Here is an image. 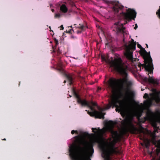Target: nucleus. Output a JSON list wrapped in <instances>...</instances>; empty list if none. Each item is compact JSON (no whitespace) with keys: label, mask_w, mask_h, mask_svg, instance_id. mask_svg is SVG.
<instances>
[{"label":"nucleus","mask_w":160,"mask_h":160,"mask_svg":"<svg viewBox=\"0 0 160 160\" xmlns=\"http://www.w3.org/2000/svg\"><path fill=\"white\" fill-rule=\"evenodd\" d=\"M110 67L122 76L124 77L123 79H117L115 78H111L106 82L108 87L115 92L117 88L118 82L121 83V88L122 90H125L126 92L125 94L122 91L120 92V96L123 97L125 101H131L133 100L135 96V93L133 91L129 90L127 88H125L124 83L127 82L128 78V72L129 69L128 67L124 63L121 58H115L114 60L109 61Z\"/></svg>","instance_id":"nucleus-1"},{"label":"nucleus","mask_w":160,"mask_h":160,"mask_svg":"<svg viewBox=\"0 0 160 160\" xmlns=\"http://www.w3.org/2000/svg\"><path fill=\"white\" fill-rule=\"evenodd\" d=\"M77 142L80 144L73 143L69 147V155L72 160H86L87 158L91 157L94 152L92 142L81 140V136L78 135L74 137Z\"/></svg>","instance_id":"nucleus-2"},{"label":"nucleus","mask_w":160,"mask_h":160,"mask_svg":"<svg viewBox=\"0 0 160 160\" xmlns=\"http://www.w3.org/2000/svg\"><path fill=\"white\" fill-rule=\"evenodd\" d=\"M113 127H106L105 130L101 129L98 128H92V132L97 134H101L106 131L110 132L113 140L109 144V148L103 150L102 153V157L104 160H111V156L113 154H120L121 152L115 146L117 142L120 140L121 136L117 131H114L113 129Z\"/></svg>","instance_id":"nucleus-3"},{"label":"nucleus","mask_w":160,"mask_h":160,"mask_svg":"<svg viewBox=\"0 0 160 160\" xmlns=\"http://www.w3.org/2000/svg\"><path fill=\"white\" fill-rule=\"evenodd\" d=\"M155 116V113L150 110H148L146 113V116L144 118V119L145 121H148L151 122L154 129V131L152 132L150 131H148V134L152 138L153 144L157 148L155 150L156 156L153 157L152 159L153 160H160V156L159 158L157 157L160 153V140L156 141L155 139L156 133L160 131V128L157 126L156 121L154 120Z\"/></svg>","instance_id":"nucleus-4"},{"label":"nucleus","mask_w":160,"mask_h":160,"mask_svg":"<svg viewBox=\"0 0 160 160\" xmlns=\"http://www.w3.org/2000/svg\"><path fill=\"white\" fill-rule=\"evenodd\" d=\"M137 46L140 49V53L142 57L144 62V64H142L141 63H139L138 65V67L140 68V70H141V67H142V68H144L146 71L151 74L153 73L154 68L152 60L150 56V52H148L145 49L138 43L137 44Z\"/></svg>","instance_id":"nucleus-5"},{"label":"nucleus","mask_w":160,"mask_h":160,"mask_svg":"<svg viewBox=\"0 0 160 160\" xmlns=\"http://www.w3.org/2000/svg\"><path fill=\"white\" fill-rule=\"evenodd\" d=\"M121 16L126 20L125 23H121L118 22H116L114 25H116V30L117 33H124L126 32V28L123 25L127 23V21L130 22L132 19H134L136 17L137 13L136 11L131 8L126 9V12H122L120 13Z\"/></svg>","instance_id":"nucleus-6"},{"label":"nucleus","mask_w":160,"mask_h":160,"mask_svg":"<svg viewBox=\"0 0 160 160\" xmlns=\"http://www.w3.org/2000/svg\"><path fill=\"white\" fill-rule=\"evenodd\" d=\"M131 41L132 42L129 41L130 44L128 45H125V49L124 55L128 60L133 62L134 61H136L137 60L138 61L139 59L137 58L134 59L133 58V52L136 49V42H134L132 39Z\"/></svg>","instance_id":"nucleus-7"},{"label":"nucleus","mask_w":160,"mask_h":160,"mask_svg":"<svg viewBox=\"0 0 160 160\" xmlns=\"http://www.w3.org/2000/svg\"><path fill=\"white\" fill-rule=\"evenodd\" d=\"M86 102L87 103L86 105H82V106H87L90 108L91 111H93L92 112H91L86 110V111L89 114L92 116H95L96 118L104 119V115H105V113H103L102 112H99L94 110L93 106H96L97 105L96 103L92 101L88 102L86 100Z\"/></svg>","instance_id":"nucleus-8"},{"label":"nucleus","mask_w":160,"mask_h":160,"mask_svg":"<svg viewBox=\"0 0 160 160\" xmlns=\"http://www.w3.org/2000/svg\"><path fill=\"white\" fill-rule=\"evenodd\" d=\"M121 124L124 127H128L130 132L132 134H137L141 133L144 134L145 133L142 130L138 129L128 119H125L122 120Z\"/></svg>","instance_id":"nucleus-9"},{"label":"nucleus","mask_w":160,"mask_h":160,"mask_svg":"<svg viewBox=\"0 0 160 160\" xmlns=\"http://www.w3.org/2000/svg\"><path fill=\"white\" fill-rule=\"evenodd\" d=\"M120 102L119 98L117 96H115L112 98V104L113 105V108L114 107L116 108V111L119 112L123 111V108L121 105L119 106L118 104Z\"/></svg>","instance_id":"nucleus-10"},{"label":"nucleus","mask_w":160,"mask_h":160,"mask_svg":"<svg viewBox=\"0 0 160 160\" xmlns=\"http://www.w3.org/2000/svg\"><path fill=\"white\" fill-rule=\"evenodd\" d=\"M152 92H153L152 93L150 94V95L152 97V98H150L147 100L144 101V103L146 106L149 107L152 104L153 101V97L154 96H157V91L156 89L153 88L152 90Z\"/></svg>","instance_id":"nucleus-11"},{"label":"nucleus","mask_w":160,"mask_h":160,"mask_svg":"<svg viewBox=\"0 0 160 160\" xmlns=\"http://www.w3.org/2000/svg\"><path fill=\"white\" fill-rule=\"evenodd\" d=\"M73 93L75 97L77 99V102L78 103L80 104L81 105H86V100H82L79 95L74 90H73Z\"/></svg>","instance_id":"nucleus-12"},{"label":"nucleus","mask_w":160,"mask_h":160,"mask_svg":"<svg viewBox=\"0 0 160 160\" xmlns=\"http://www.w3.org/2000/svg\"><path fill=\"white\" fill-rule=\"evenodd\" d=\"M76 24H74V26H75L76 28L80 29L83 32L85 31L86 29L88 28L87 26L86 25L79 24L77 27H76Z\"/></svg>","instance_id":"nucleus-13"},{"label":"nucleus","mask_w":160,"mask_h":160,"mask_svg":"<svg viewBox=\"0 0 160 160\" xmlns=\"http://www.w3.org/2000/svg\"><path fill=\"white\" fill-rule=\"evenodd\" d=\"M153 100L157 104L160 103V91L157 92V96H154L153 97Z\"/></svg>","instance_id":"nucleus-14"},{"label":"nucleus","mask_w":160,"mask_h":160,"mask_svg":"<svg viewBox=\"0 0 160 160\" xmlns=\"http://www.w3.org/2000/svg\"><path fill=\"white\" fill-rule=\"evenodd\" d=\"M145 79L147 80H148V81L150 83L157 85H158L159 84V82L158 80H155L154 79L152 78H151L150 76H149V78L148 79L146 78Z\"/></svg>","instance_id":"nucleus-15"},{"label":"nucleus","mask_w":160,"mask_h":160,"mask_svg":"<svg viewBox=\"0 0 160 160\" xmlns=\"http://www.w3.org/2000/svg\"><path fill=\"white\" fill-rule=\"evenodd\" d=\"M123 8V6H115L113 8V10L115 12H118L120 10H121Z\"/></svg>","instance_id":"nucleus-16"},{"label":"nucleus","mask_w":160,"mask_h":160,"mask_svg":"<svg viewBox=\"0 0 160 160\" xmlns=\"http://www.w3.org/2000/svg\"><path fill=\"white\" fill-rule=\"evenodd\" d=\"M60 10L63 13H66L68 10V9L66 5L64 4H62L60 7Z\"/></svg>","instance_id":"nucleus-17"},{"label":"nucleus","mask_w":160,"mask_h":160,"mask_svg":"<svg viewBox=\"0 0 160 160\" xmlns=\"http://www.w3.org/2000/svg\"><path fill=\"white\" fill-rule=\"evenodd\" d=\"M65 76L69 81L70 85H72L73 78L72 76L70 74H65Z\"/></svg>","instance_id":"nucleus-18"},{"label":"nucleus","mask_w":160,"mask_h":160,"mask_svg":"<svg viewBox=\"0 0 160 160\" xmlns=\"http://www.w3.org/2000/svg\"><path fill=\"white\" fill-rule=\"evenodd\" d=\"M144 144L145 147L147 149H148L150 146V142L148 139L146 140L144 142Z\"/></svg>","instance_id":"nucleus-19"},{"label":"nucleus","mask_w":160,"mask_h":160,"mask_svg":"<svg viewBox=\"0 0 160 160\" xmlns=\"http://www.w3.org/2000/svg\"><path fill=\"white\" fill-rule=\"evenodd\" d=\"M112 99L111 102H109V104L107 105L105 108L106 110L112 107L113 108V105L112 104Z\"/></svg>","instance_id":"nucleus-20"},{"label":"nucleus","mask_w":160,"mask_h":160,"mask_svg":"<svg viewBox=\"0 0 160 160\" xmlns=\"http://www.w3.org/2000/svg\"><path fill=\"white\" fill-rule=\"evenodd\" d=\"M159 8L156 12V14L158 15V18H160V6L159 7Z\"/></svg>","instance_id":"nucleus-21"},{"label":"nucleus","mask_w":160,"mask_h":160,"mask_svg":"<svg viewBox=\"0 0 160 160\" xmlns=\"http://www.w3.org/2000/svg\"><path fill=\"white\" fill-rule=\"evenodd\" d=\"M71 133L72 134H73L74 133H76V134H78V132L77 130H72V131Z\"/></svg>","instance_id":"nucleus-22"},{"label":"nucleus","mask_w":160,"mask_h":160,"mask_svg":"<svg viewBox=\"0 0 160 160\" xmlns=\"http://www.w3.org/2000/svg\"><path fill=\"white\" fill-rule=\"evenodd\" d=\"M58 70L61 72L63 73L64 72L63 69L62 68L60 67L58 69Z\"/></svg>","instance_id":"nucleus-23"},{"label":"nucleus","mask_w":160,"mask_h":160,"mask_svg":"<svg viewBox=\"0 0 160 160\" xmlns=\"http://www.w3.org/2000/svg\"><path fill=\"white\" fill-rule=\"evenodd\" d=\"M104 2L107 4H109L111 3V2L110 1L107 0H103Z\"/></svg>","instance_id":"nucleus-24"},{"label":"nucleus","mask_w":160,"mask_h":160,"mask_svg":"<svg viewBox=\"0 0 160 160\" xmlns=\"http://www.w3.org/2000/svg\"><path fill=\"white\" fill-rule=\"evenodd\" d=\"M61 17V15L60 13L56 14L55 15V18H59Z\"/></svg>","instance_id":"nucleus-25"},{"label":"nucleus","mask_w":160,"mask_h":160,"mask_svg":"<svg viewBox=\"0 0 160 160\" xmlns=\"http://www.w3.org/2000/svg\"><path fill=\"white\" fill-rule=\"evenodd\" d=\"M143 98H145V99L148 98V94H147V93H145L144 94V95L143 96Z\"/></svg>","instance_id":"nucleus-26"},{"label":"nucleus","mask_w":160,"mask_h":160,"mask_svg":"<svg viewBox=\"0 0 160 160\" xmlns=\"http://www.w3.org/2000/svg\"><path fill=\"white\" fill-rule=\"evenodd\" d=\"M101 58L102 60L106 61V58L104 56L102 55L101 57Z\"/></svg>","instance_id":"nucleus-27"},{"label":"nucleus","mask_w":160,"mask_h":160,"mask_svg":"<svg viewBox=\"0 0 160 160\" xmlns=\"http://www.w3.org/2000/svg\"><path fill=\"white\" fill-rule=\"evenodd\" d=\"M54 42L55 43L56 46H57L58 44V41L55 38L54 39Z\"/></svg>","instance_id":"nucleus-28"},{"label":"nucleus","mask_w":160,"mask_h":160,"mask_svg":"<svg viewBox=\"0 0 160 160\" xmlns=\"http://www.w3.org/2000/svg\"><path fill=\"white\" fill-rule=\"evenodd\" d=\"M82 31L81 30H77V31H76V32H77V33L78 34H81L82 32Z\"/></svg>","instance_id":"nucleus-29"},{"label":"nucleus","mask_w":160,"mask_h":160,"mask_svg":"<svg viewBox=\"0 0 160 160\" xmlns=\"http://www.w3.org/2000/svg\"><path fill=\"white\" fill-rule=\"evenodd\" d=\"M138 25L137 24H135V27H134V28L136 30L137 29V28H138Z\"/></svg>","instance_id":"nucleus-30"},{"label":"nucleus","mask_w":160,"mask_h":160,"mask_svg":"<svg viewBox=\"0 0 160 160\" xmlns=\"http://www.w3.org/2000/svg\"><path fill=\"white\" fill-rule=\"evenodd\" d=\"M60 27L62 28L61 29H60L61 30H63V29L64 28H63V25H61L60 26Z\"/></svg>","instance_id":"nucleus-31"},{"label":"nucleus","mask_w":160,"mask_h":160,"mask_svg":"<svg viewBox=\"0 0 160 160\" xmlns=\"http://www.w3.org/2000/svg\"><path fill=\"white\" fill-rule=\"evenodd\" d=\"M152 152H150V155H151V156H152Z\"/></svg>","instance_id":"nucleus-32"},{"label":"nucleus","mask_w":160,"mask_h":160,"mask_svg":"<svg viewBox=\"0 0 160 160\" xmlns=\"http://www.w3.org/2000/svg\"><path fill=\"white\" fill-rule=\"evenodd\" d=\"M146 45L147 48H148V44H146Z\"/></svg>","instance_id":"nucleus-33"},{"label":"nucleus","mask_w":160,"mask_h":160,"mask_svg":"<svg viewBox=\"0 0 160 160\" xmlns=\"http://www.w3.org/2000/svg\"><path fill=\"white\" fill-rule=\"evenodd\" d=\"M52 11L53 12H54V9H52Z\"/></svg>","instance_id":"nucleus-34"},{"label":"nucleus","mask_w":160,"mask_h":160,"mask_svg":"<svg viewBox=\"0 0 160 160\" xmlns=\"http://www.w3.org/2000/svg\"><path fill=\"white\" fill-rule=\"evenodd\" d=\"M2 140H6V138H4V139H2Z\"/></svg>","instance_id":"nucleus-35"},{"label":"nucleus","mask_w":160,"mask_h":160,"mask_svg":"<svg viewBox=\"0 0 160 160\" xmlns=\"http://www.w3.org/2000/svg\"><path fill=\"white\" fill-rule=\"evenodd\" d=\"M66 80H64V83H66Z\"/></svg>","instance_id":"nucleus-36"},{"label":"nucleus","mask_w":160,"mask_h":160,"mask_svg":"<svg viewBox=\"0 0 160 160\" xmlns=\"http://www.w3.org/2000/svg\"><path fill=\"white\" fill-rule=\"evenodd\" d=\"M143 90V89H142V91Z\"/></svg>","instance_id":"nucleus-37"},{"label":"nucleus","mask_w":160,"mask_h":160,"mask_svg":"<svg viewBox=\"0 0 160 160\" xmlns=\"http://www.w3.org/2000/svg\"><path fill=\"white\" fill-rule=\"evenodd\" d=\"M86 1H88V0H85Z\"/></svg>","instance_id":"nucleus-38"},{"label":"nucleus","mask_w":160,"mask_h":160,"mask_svg":"<svg viewBox=\"0 0 160 160\" xmlns=\"http://www.w3.org/2000/svg\"><path fill=\"white\" fill-rule=\"evenodd\" d=\"M53 52H55V51L54 50H53Z\"/></svg>","instance_id":"nucleus-39"},{"label":"nucleus","mask_w":160,"mask_h":160,"mask_svg":"<svg viewBox=\"0 0 160 160\" xmlns=\"http://www.w3.org/2000/svg\"><path fill=\"white\" fill-rule=\"evenodd\" d=\"M49 28H51V27H49Z\"/></svg>","instance_id":"nucleus-40"},{"label":"nucleus","mask_w":160,"mask_h":160,"mask_svg":"<svg viewBox=\"0 0 160 160\" xmlns=\"http://www.w3.org/2000/svg\"><path fill=\"white\" fill-rule=\"evenodd\" d=\"M90 160H91V159H90Z\"/></svg>","instance_id":"nucleus-41"}]
</instances>
